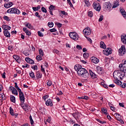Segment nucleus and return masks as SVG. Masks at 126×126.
Returning a JSON list of instances; mask_svg holds the SVG:
<instances>
[{
  "instance_id": "nucleus-11",
  "label": "nucleus",
  "mask_w": 126,
  "mask_h": 126,
  "mask_svg": "<svg viewBox=\"0 0 126 126\" xmlns=\"http://www.w3.org/2000/svg\"><path fill=\"white\" fill-rule=\"evenodd\" d=\"M19 99L21 103L25 102V97L24 96V94L23 93H21L19 94Z\"/></svg>"
},
{
  "instance_id": "nucleus-25",
  "label": "nucleus",
  "mask_w": 126,
  "mask_h": 126,
  "mask_svg": "<svg viewBox=\"0 0 126 126\" xmlns=\"http://www.w3.org/2000/svg\"><path fill=\"white\" fill-rule=\"evenodd\" d=\"M82 67V66H81L80 64H76L74 66V69L76 71H78L79 69Z\"/></svg>"
},
{
  "instance_id": "nucleus-51",
  "label": "nucleus",
  "mask_w": 126,
  "mask_h": 126,
  "mask_svg": "<svg viewBox=\"0 0 126 126\" xmlns=\"http://www.w3.org/2000/svg\"><path fill=\"white\" fill-rule=\"evenodd\" d=\"M41 11H42V12H44V13H47V9L44 7L41 8Z\"/></svg>"
},
{
  "instance_id": "nucleus-60",
  "label": "nucleus",
  "mask_w": 126,
  "mask_h": 126,
  "mask_svg": "<svg viewBox=\"0 0 126 126\" xmlns=\"http://www.w3.org/2000/svg\"><path fill=\"white\" fill-rule=\"evenodd\" d=\"M118 121H119V122H120V124H122V125H124V124H125L124 120H123V119H119V120H118Z\"/></svg>"
},
{
  "instance_id": "nucleus-37",
  "label": "nucleus",
  "mask_w": 126,
  "mask_h": 126,
  "mask_svg": "<svg viewBox=\"0 0 126 126\" xmlns=\"http://www.w3.org/2000/svg\"><path fill=\"white\" fill-rule=\"evenodd\" d=\"M9 113L10 115H11V116H14V113L13 112V109L12 108V107H10L9 108Z\"/></svg>"
},
{
  "instance_id": "nucleus-44",
  "label": "nucleus",
  "mask_w": 126,
  "mask_h": 126,
  "mask_svg": "<svg viewBox=\"0 0 126 126\" xmlns=\"http://www.w3.org/2000/svg\"><path fill=\"white\" fill-rule=\"evenodd\" d=\"M37 34L39 37H44V33H42L41 32L38 31Z\"/></svg>"
},
{
  "instance_id": "nucleus-27",
  "label": "nucleus",
  "mask_w": 126,
  "mask_h": 126,
  "mask_svg": "<svg viewBox=\"0 0 126 126\" xmlns=\"http://www.w3.org/2000/svg\"><path fill=\"white\" fill-rule=\"evenodd\" d=\"M114 116L115 117L117 121H120V120L121 119V115H120V114L119 113H115Z\"/></svg>"
},
{
  "instance_id": "nucleus-32",
  "label": "nucleus",
  "mask_w": 126,
  "mask_h": 126,
  "mask_svg": "<svg viewBox=\"0 0 126 126\" xmlns=\"http://www.w3.org/2000/svg\"><path fill=\"white\" fill-rule=\"evenodd\" d=\"M46 82V84L47 86H48L49 87H50V86H52V84H53V82L49 80H47Z\"/></svg>"
},
{
  "instance_id": "nucleus-42",
  "label": "nucleus",
  "mask_w": 126,
  "mask_h": 126,
  "mask_svg": "<svg viewBox=\"0 0 126 126\" xmlns=\"http://www.w3.org/2000/svg\"><path fill=\"white\" fill-rule=\"evenodd\" d=\"M42 57L41 55H37L36 57L37 61H42Z\"/></svg>"
},
{
  "instance_id": "nucleus-12",
  "label": "nucleus",
  "mask_w": 126,
  "mask_h": 126,
  "mask_svg": "<svg viewBox=\"0 0 126 126\" xmlns=\"http://www.w3.org/2000/svg\"><path fill=\"white\" fill-rule=\"evenodd\" d=\"M119 67H121V69L122 68V71H124V72H126V60L125 61L124 63L123 64H120L119 65Z\"/></svg>"
},
{
  "instance_id": "nucleus-54",
  "label": "nucleus",
  "mask_w": 126,
  "mask_h": 126,
  "mask_svg": "<svg viewBox=\"0 0 126 126\" xmlns=\"http://www.w3.org/2000/svg\"><path fill=\"white\" fill-rule=\"evenodd\" d=\"M48 98H49L48 95H45L42 97V99H43L44 101H46V99H48Z\"/></svg>"
},
{
  "instance_id": "nucleus-19",
  "label": "nucleus",
  "mask_w": 126,
  "mask_h": 126,
  "mask_svg": "<svg viewBox=\"0 0 126 126\" xmlns=\"http://www.w3.org/2000/svg\"><path fill=\"white\" fill-rule=\"evenodd\" d=\"M36 79H40V78H42V73L40 71H37L36 72Z\"/></svg>"
},
{
  "instance_id": "nucleus-45",
  "label": "nucleus",
  "mask_w": 126,
  "mask_h": 126,
  "mask_svg": "<svg viewBox=\"0 0 126 126\" xmlns=\"http://www.w3.org/2000/svg\"><path fill=\"white\" fill-rule=\"evenodd\" d=\"M88 16H89V17H92L93 16V12L90 11H89L88 13Z\"/></svg>"
},
{
  "instance_id": "nucleus-41",
  "label": "nucleus",
  "mask_w": 126,
  "mask_h": 126,
  "mask_svg": "<svg viewBox=\"0 0 126 126\" xmlns=\"http://www.w3.org/2000/svg\"><path fill=\"white\" fill-rule=\"evenodd\" d=\"M48 26L49 27H50V28H52V27H53L54 26V23L52 22H49L48 23Z\"/></svg>"
},
{
  "instance_id": "nucleus-15",
  "label": "nucleus",
  "mask_w": 126,
  "mask_h": 126,
  "mask_svg": "<svg viewBox=\"0 0 126 126\" xmlns=\"http://www.w3.org/2000/svg\"><path fill=\"white\" fill-rule=\"evenodd\" d=\"M25 61L28 63H30L31 64H33L35 63V62L34 61L31 59H30L29 57H26L25 58Z\"/></svg>"
},
{
  "instance_id": "nucleus-58",
  "label": "nucleus",
  "mask_w": 126,
  "mask_h": 126,
  "mask_svg": "<svg viewBox=\"0 0 126 126\" xmlns=\"http://www.w3.org/2000/svg\"><path fill=\"white\" fill-rule=\"evenodd\" d=\"M76 48L78 50H82V47H81V46L79 45H77L76 46Z\"/></svg>"
},
{
  "instance_id": "nucleus-5",
  "label": "nucleus",
  "mask_w": 126,
  "mask_h": 126,
  "mask_svg": "<svg viewBox=\"0 0 126 126\" xmlns=\"http://www.w3.org/2000/svg\"><path fill=\"white\" fill-rule=\"evenodd\" d=\"M119 55L123 57L124 55H126V46L122 45L118 51Z\"/></svg>"
},
{
  "instance_id": "nucleus-35",
  "label": "nucleus",
  "mask_w": 126,
  "mask_h": 126,
  "mask_svg": "<svg viewBox=\"0 0 126 126\" xmlns=\"http://www.w3.org/2000/svg\"><path fill=\"white\" fill-rule=\"evenodd\" d=\"M29 74L30 76L32 77V78H33V79L36 78V77H35V75L34 74V72H33V71H31V73H29Z\"/></svg>"
},
{
  "instance_id": "nucleus-56",
  "label": "nucleus",
  "mask_w": 126,
  "mask_h": 126,
  "mask_svg": "<svg viewBox=\"0 0 126 126\" xmlns=\"http://www.w3.org/2000/svg\"><path fill=\"white\" fill-rule=\"evenodd\" d=\"M50 32H57V29L53 28L50 30Z\"/></svg>"
},
{
  "instance_id": "nucleus-21",
  "label": "nucleus",
  "mask_w": 126,
  "mask_h": 126,
  "mask_svg": "<svg viewBox=\"0 0 126 126\" xmlns=\"http://www.w3.org/2000/svg\"><path fill=\"white\" fill-rule=\"evenodd\" d=\"M3 33L5 37H6L7 38H10V33H9L8 31H3Z\"/></svg>"
},
{
  "instance_id": "nucleus-29",
  "label": "nucleus",
  "mask_w": 126,
  "mask_h": 126,
  "mask_svg": "<svg viewBox=\"0 0 126 126\" xmlns=\"http://www.w3.org/2000/svg\"><path fill=\"white\" fill-rule=\"evenodd\" d=\"M10 100L12 103H15V96L13 95L10 96Z\"/></svg>"
},
{
  "instance_id": "nucleus-34",
  "label": "nucleus",
  "mask_w": 126,
  "mask_h": 126,
  "mask_svg": "<svg viewBox=\"0 0 126 126\" xmlns=\"http://www.w3.org/2000/svg\"><path fill=\"white\" fill-rule=\"evenodd\" d=\"M84 1L85 3V6H87V7H89V6H90L91 4H90V2H89V1L84 0Z\"/></svg>"
},
{
  "instance_id": "nucleus-64",
  "label": "nucleus",
  "mask_w": 126,
  "mask_h": 126,
  "mask_svg": "<svg viewBox=\"0 0 126 126\" xmlns=\"http://www.w3.org/2000/svg\"><path fill=\"white\" fill-rule=\"evenodd\" d=\"M5 74H6L5 72H4L2 74V78H4V79L5 78Z\"/></svg>"
},
{
  "instance_id": "nucleus-10",
  "label": "nucleus",
  "mask_w": 126,
  "mask_h": 126,
  "mask_svg": "<svg viewBox=\"0 0 126 126\" xmlns=\"http://www.w3.org/2000/svg\"><path fill=\"white\" fill-rule=\"evenodd\" d=\"M83 33L84 35H90L91 34V30H90V28L87 27L86 29H84L83 31Z\"/></svg>"
},
{
  "instance_id": "nucleus-31",
  "label": "nucleus",
  "mask_w": 126,
  "mask_h": 126,
  "mask_svg": "<svg viewBox=\"0 0 126 126\" xmlns=\"http://www.w3.org/2000/svg\"><path fill=\"white\" fill-rule=\"evenodd\" d=\"M120 80H121V79H116L114 82L116 83V84H118V85H122V82Z\"/></svg>"
},
{
  "instance_id": "nucleus-9",
  "label": "nucleus",
  "mask_w": 126,
  "mask_h": 126,
  "mask_svg": "<svg viewBox=\"0 0 126 126\" xmlns=\"http://www.w3.org/2000/svg\"><path fill=\"white\" fill-rule=\"evenodd\" d=\"M9 88L10 91H11L12 94H13L16 96H17V95H18V92H17V90L15 89V88L12 86H10Z\"/></svg>"
},
{
  "instance_id": "nucleus-22",
  "label": "nucleus",
  "mask_w": 126,
  "mask_h": 126,
  "mask_svg": "<svg viewBox=\"0 0 126 126\" xmlns=\"http://www.w3.org/2000/svg\"><path fill=\"white\" fill-rule=\"evenodd\" d=\"M120 11L122 14V15L126 19V10L124 9H120Z\"/></svg>"
},
{
  "instance_id": "nucleus-30",
  "label": "nucleus",
  "mask_w": 126,
  "mask_h": 126,
  "mask_svg": "<svg viewBox=\"0 0 126 126\" xmlns=\"http://www.w3.org/2000/svg\"><path fill=\"white\" fill-rule=\"evenodd\" d=\"M119 1H115V2L113 3V5L112 6V8H116V7H118L119 6Z\"/></svg>"
},
{
  "instance_id": "nucleus-61",
  "label": "nucleus",
  "mask_w": 126,
  "mask_h": 126,
  "mask_svg": "<svg viewBox=\"0 0 126 126\" xmlns=\"http://www.w3.org/2000/svg\"><path fill=\"white\" fill-rule=\"evenodd\" d=\"M121 87L122 88H126V83H124L123 85H122L121 86Z\"/></svg>"
},
{
  "instance_id": "nucleus-20",
  "label": "nucleus",
  "mask_w": 126,
  "mask_h": 126,
  "mask_svg": "<svg viewBox=\"0 0 126 126\" xmlns=\"http://www.w3.org/2000/svg\"><path fill=\"white\" fill-rule=\"evenodd\" d=\"M105 52H106L105 55L106 56H110V55H111V54H112V49H111L110 48H107L105 50Z\"/></svg>"
},
{
  "instance_id": "nucleus-6",
  "label": "nucleus",
  "mask_w": 126,
  "mask_h": 126,
  "mask_svg": "<svg viewBox=\"0 0 126 126\" xmlns=\"http://www.w3.org/2000/svg\"><path fill=\"white\" fill-rule=\"evenodd\" d=\"M103 6L107 11H111L113 8H112V4L110 2H105L103 4Z\"/></svg>"
},
{
  "instance_id": "nucleus-13",
  "label": "nucleus",
  "mask_w": 126,
  "mask_h": 126,
  "mask_svg": "<svg viewBox=\"0 0 126 126\" xmlns=\"http://www.w3.org/2000/svg\"><path fill=\"white\" fill-rule=\"evenodd\" d=\"M13 58L18 63H21V58H20L18 55H14L13 56Z\"/></svg>"
},
{
  "instance_id": "nucleus-14",
  "label": "nucleus",
  "mask_w": 126,
  "mask_h": 126,
  "mask_svg": "<svg viewBox=\"0 0 126 126\" xmlns=\"http://www.w3.org/2000/svg\"><path fill=\"white\" fill-rule=\"evenodd\" d=\"M91 60L92 63H98L99 62V59L95 57H91Z\"/></svg>"
},
{
  "instance_id": "nucleus-18",
  "label": "nucleus",
  "mask_w": 126,
  "mask_h": 126,
  "mask_svg": "<svg viewBox=\"0 0 126 126\" xmlns=\"http://www.w3.org/2000/svg\"><path fill=\"white\" fill-rule=\"evenodd\" d=\"M121 41L123 44L126 45V35H121Z\"/></svg>"
},
{
  "instance_id": "nucleus-57",
  "label": "nucleus",
  "mask_w": 126,
  "mask_h": 126,
  "mask_svg": "<svg viewBox=\"0 0 126 126\" xmlns=\"http://www.w3.org/2000/svg\"><path fill=\"white\" fill-rule=\"evenodd\" d=\"M67 1L70 6L71 7H73V5H72V3L71 2V1H70V0H68Z\"/></svg>"
},
{
  "instance_id": "nucleus-38",
  "label": "nucleus",
  "mask_w": 126,
  "mask_h": 126,
  "mask_svg": "<svg viewBox=\"0 0 126 126\" xmlns=\"http://www.w3.org/2000/svg\"><path fill=\"white\" fill-rule=\"evenodd\" d=\"M38 52H39V56H40L41 57H43V56H44V52H43V50L41 49H39Z\"/></svg>"
},
{
  "instance_id": "nucleus-16",
  "label": "nucleus",
  "mask_w": 126,
  "mask_h": 126,
  "mask_svg": "<svg viewBox=\"0 0 126 126\" xmlns=\"http://www.w3.org/2000/svg\"><path fill=\"white\" fill-rule=\"evenodd\" d=\"M45 104L46 106H50V107H53V101L51 100L50 98L47 99V101H45Z\"/></svg>"
},
{
  "instance_id": "nucleus-39",
  "label": "nucleus",
  "mask_w": 126,
  "mask_h": 126,
  "mask_svg": "<svg viewBox=\"0 0 126 126\" xmlns=\"http://www.w3.org/2000/svg\"><path fill=\"white\" fill-rule=\"evenodd\" d=\"M31 125H33L34 124V121H33V119L32 118V116L30 115L29 117Z\"/></svg>"
},
{
  "instance_id": "nucleus-33",
  "label": "nucleus",
  "mask_w": 126,
  "mask_h": 126,
  "mask_svg": "<svg viewBox=\"0 0 126 126\" xmlns=\"http://www.w3.org/2000/svg\"><path fill=\"white\" fill-rule=\"evenodd\" d=\"M100 85L101 86H103L104 88H106V89H108V88H109L108 86L106 84H105V83L104 82H101L100 83Z\"/></svg>"
},
{
  "instance_id": "nucleus-53",
  "label": "nucleus",
  "mask_w": 126,
  "mask_h": 126,
  "mask_svg": "<svg viewBox=\"0 0 126 126\" xmlns=\"http://www.w3.org/2000/svg\"><path fill=\"white\" fill-rule=\"evenodd\" d=\"M32 69H34V70H37L38 69V66L33 65L32 66Z\"/></svg>"
},
{
  "instance_id": "nucleus-62",
  "label": "nucleus",
  "mask_w": 126,
  "mask_h": 126,
  "mask_svg": "<svg viewBox=\"0 0 126 126\" xmlns=\"http://www.w3.org/2000/svg\"><path fill=\"white\" fill-rule=\"evenodd\" d=\"M46 122H47V123H49L50 124V123H51V118L48 117V118L46 120Z\"/></svg>"
},
{
  "instance_id": "nucleus-59",
  "label": "nucleus",
  "mask_w": 126,
  "mask_h": 126,
  "mask_svg": "<svg viewBox=\"0 0 126 126\" xmlns=\"http://www.w3.org/2000/svg\"><path fill=\"white\" fill-rule=\"evenodd\" d=\"M85 38H86V39H87L88 41H89V42H90L91 43H92V40L90 38L88 37L86 35H85Z\"/></svg>"
},
{
  "instance_id": "nucleus-47",
  "label": "nucleus",
  "mask_w": 126,
  "mask_h": 126,
  "mask_svg": "<svg viewBox=\"0 0 126 126\" xmlns=\"http://www.w3.org/2000/svg\"><path fill=\"white\" fill-rule=\"evenodd\" d=\"M40 67H41V70L42 72H43V73L44 74H45L46 73V71H45V68H44L43 67V65H40Z\"/></svg>"
},
{
  "instance_id": "nucleus-40",
  "label": "nucleus",
  "mask_w": 126,
  "mask_h": 126,
  "mask_svg": "<svg viewBox=\"0 0 126 126\" xmlns=\"http://www.w3.org/2000/svg\"><path fill=\"white\" fill-rule=\"evenodd\" d=\"M3 18L4 20H6V21H10V19H9V18L8 17V16H5L4 15L3 17Z\"/></svg>"
},
{
  "instance_id": "nucleus-8",
  "label": "nucleus",
  "mask_w": 126,
  "mask_h": 126,
  "mask_svg": "<svg viewBox=\"0 0 126 126\" xmlns=\"http://www.w3.org/2000/svg\"><path fill=\"white\" fill-rule=\"evenodd\" d=\"M20 105L22 108V109L24 110V111H26V112L30 109V106L28 104H26L24 103H21L20 104Z\"/></svg>"
},
{
  "instance_id": "nucleus-48",
  "label": "nucleus",
  "mask_w": 126,
  "mask_h": 126,
  "mask_svg": "<svg viewBox=\"0 0 126 126\" xmlns=\"http://www.w3.org/2000/svg\"><path fill=\"white\" fill-rule=\"evenodd\" d=\"M55 25H57L58 28H61L62 26H63V24L60 23H55Z\"/></svg>"
},
{
  "instance_id": "nucleus-24",
  "label": "nucleus",
  "mask_w": 126,
  "mask_h": 126,
  "mask_svg": "<svg viewBox=\"0 0 126 126\" xmlns=\"http://www.w3.org/2000/svg\"><path fill=\"white\" fill-rule=\"evenodd\" d=\"M90 74L91 76V78L94 79V78H97V75H95L91 70H90Z\"/></svg>"
},
{
  "instance_id": "nucleus-52",
  "label": "nucleus",
  "mask_w": 126,
  "mask_h": 126,
  "mask_svg": "<svg viewBox=\"0 0 126 126\" xmlns=\"http://www.w3.org/2000/svg\"><path fill=\"white\" fill-rule=\"evenodd\" d=\"M61 14H63V15H65V16H66V15H67V13L65 12V11H61V14H60V16H61Z\"/></svg>"
},
{
  "instance_id": "nucleus-49",
  "label": "nucleus",
  "mask_w": 126,
  "mask_h": 126,
  "mask_svg": "<svg viewBox=\"0 0 126 126\" xmlns=\"http://www.w3.org/2000/svg\"><path fill=\"white\" fill-rule=\"evenodd\" d=\"M103 19H104V16L102 15H101L100 16L99 18L98 19L99 22H101V21H102Z\"/></svg>"
},
{
  "instance_id": "nucleus-1",
  "label": "nucleus",
  "mask_w": 126,
  "mask_h": 126,
  "mask_svg": "<svg viewBox=\"0 0 126 126\" xmlns=\"http://www.w3.org/2000/svg\"><path fill=\"white\" fill-rule=\"evenodd\" d=\"M113 77L115 79H120L123 80L126 77V72H124L122 68L119 70H116L113 73Z\"/></svg>"
},
{
  "instance_id": "nucleus-26",
  "label": "nucleus",
  "mask_w": 126,
  "mask_h": 126,
  "mask_svg": "<svg viewBox=\"0 0 126 126\" xmlns=\"http://www.w3.org/2000/svg\"><path fill=\"white\" fill-rule=\"evenodd\" d=\"M97 72L99 73V74H101L103 71L102 68L100 66H97L96 67Z\"/></svg>"
},
{
  "instance_id": "nucleus-43",
  "label": "nucleus",
  "mask_w": 126,
  "mask_h": 126,
  "mask_svg": "<svg viewBox=\"0 0 126 126\" xmlns=\"http://www.w3.org/2000/svg\"><path fill=\"white\" fill-rule=\"evenodd\" d=\"M88 57H89V54H88L87 53H84L83 57L84 58V59H87L88 58Z\"/></svg>"
},
{
  "instance_id": "nucleus-63",
  "label": "nucleus",
  "mask_w": 126,
  "mask_h": 126,
  "mask_svg": "<svg viewBox=\"0 0 126 126\" xmlns=\"http://www.w3.org/2000/svg\"><path fill=\"white\" fill-rule=\"evenodd\" d=\"M21 126H30V125L28 123H25L24 124L22 125Z\"/></svg>"
},
{
  "instance_id": "nucleus-46",
  "label": "nucleus",
  "mask_w": 126,
  "mask_h": 126,
  "mask_svg": "<svg viewBox=\"0 0 126 126\" xmlns=\"http://www.w3.org/2000/svg\"><path fill=\"white\" fill-rule=\"evenodd\" d=\"M53 53L54 54H56L57 55H60V51L57 49H54L53 50Z\"/></svg>"
},
{
  "instance_id": "nucleus-7",
  "label": "nucleus",
  "mask_w": 126,
  "mask_h": 126,
  "mask_svg": "<svg viewBox=\"0 0 126 126\" xmlns=\"http://www.w3.org/2000/svg\"><path fill=\"white\" fill-rule=\"evenodd\" d=\"M93 7L95 9L96 11H100V10H101V6H100V4L97 2H94Z\"/></svg>"
},
{
  "instance_id": "nucleus-23",
  "label": "nucleus",
  "mask_w": 126,
  "mask_h": 126,
  "mask_svg": "<svg viewBox=\"0 0 126 126\" xmlns=\"http://www.w3.org/2000/svg\"><path fill=\"white\" fill-rule=\"evenodd\" d=\"M23 30L24 32H25L28 36L31 35V32H30V31L27 30V28H23Z\"/></svg>"
},
{
  "instance_id": "nucleus-3",
  "label": "nucleus",
  "mask_w": 126,
  "mask_h": 126,
  "mask_svg": "<svg viewBox=\"0 0 126 126\" xmlns=\"http://www.w3.org/2000/svg\"><path fill=\"white\" fill-rule=\"evenodd\" d=\"M7 13L19 15L20 14V11L16 8H11L7 10Z\"/></svg>"
},
{
  "instance_id": "nucleus-2",
  "label": "nucleus",
  "mask_w": 126,
  "mask_h": 126,
  "mask_svg": "<svg viewBox=\"0 0 126 126\" xmlns=\"http://www.w3.org/2000/svg\"><path fill=\"white\" fill-rule=\"evenodd\" d=\"M78 75L80 76V77H82L83 78H85V80H87V78H88L89 76V73L84 68L81 67L79 70L77 71Z\"/></svg>"
},
{
  "instance_id": "nucleus-28",
  "label": "nucleus",
  "mask_w": 126,
  "mask_h": 126,
  "mask_svg": "<svg viewBox=\"0 0 126 126\" xmlns=\"http://www.w3.org/2000/svg\"><path fill=\"white\" fill-rule=\"evenodd\" d=\"M100 47L102 49H106V44H105V43H104V42H103V41L100 42Z\"/></svg>"
},
{
  "instance_id": "nucleus-4",
  "label": "nucleus",
  "mask_w": 126,
  "mask_h": 126,
  "mask_svg": "<svg viewBox=\"0 0 126 126\" xmlns=\"http://www.w3.org/2000/svg\"><path fill=\"white\" fill-rule=\"evenodd\" d=\"M69 36L71 39L74 40V41L78 40V38H79L78 34L75 32H70L69 33Z\"/></svg>"
},
{
  "instance_id": "nucleus-55",
  "label": "nucleus",
  "mask_w": 126,
  "mask_h": 126,
  "mask_svg": "<svg viewBox=\"0 0 126 126\" xmlns=\"http://www.w3.org/2000/svg\"><path fill=\"white\" fill-rule=\"evenodd\" d=\"M4 7L5 8H9V7L8 6V2H7V3H5L4 4Z\"/></svg>"
},
{
  "instance_id": "nucleus-50",
  "label": "nucleus",
  "mask_w": 126,
  "mask_h": 126,
  "mask_svg": "<svg viewBox=\"0 0 126 126\" xmlns=\"http://www.w3.org/2000/svg\"><path fill=\"white\" fill-rule=\"evenodd\" d=\"M49 10H54V9H55V6L53 5H51L50 6L49 8Z\"/></svg>"
},
{
  "instance_id": "nucleus-36",
  "label": "nucleus",
  "mask_w": 126,
  "mask_h": 126,
  "mask_svg": "<svg viewBox=\"0 0 126 126\" xmlns=\"http://www.w3.org/2000/svg\"><path fill=\"white\" fill-rule=\"evenodd\" d=\"M101 112L103 113L104 115H108V112H107V110L104 108H101Z\"/></svg>"
},
{
  "instance_id": "nucleus-17",
  "label": "nucleus",
  "mask_w": 126,
  "mask_h": 126,
  "mask_svg": "<svg viewBox=\"0 0 126 126\" xmlns=\"http://www.w3.org/2000/svg\"><path fill=\"white\" fill-rule=\"evenodd\" d=\"M2 29L4 31H8V30H10V29H11V28L9 26L3 25L2 26Z\"/></svg>"
}]
</instances>
